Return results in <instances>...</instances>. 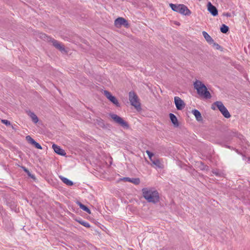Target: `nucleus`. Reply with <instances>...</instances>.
Returning a JSON list of instances; mask_svg holds the SVG:
<instances>
[{
    "label": "nucleus",
    "instance_id": "1",
    "mask_svg": "<svg viewBox=\"0 0 250 250\" xmlns=\"http://www.w3.org/2000/svg\"><path fill=\"white\" fill-rule=\"evenodd\" d=\"M143 197L148 202L156 204L160 200L158 192L154 188H144L142 189Z\"/></svg>",
    "mask_w": 250,
    "mask_h": 250
},
{
    "label": "nucleus",
    "instance_id": "2",
    "mask_svg": "<svg viewBox=\"0 0 250 250\" xmlns=\"http://www.w3.org/2000/svg\"><path fill=\"white\" fill-rule=\"evenodd\" d=\"M194 88L197 90V93L205 99H210V92L208 90L206 85L200 81L196 80L193 83Z\"/></svg>",
    "mask_w": 250,
    "mask_h": 250
},
{
    "label": "nucleus",
    "instance_id": "3",
    "mask_svg": "<svg viewBox=\"0 0 250 250\" xmlns=\"http://www.w3.org/2000/svg\"><path fill=\"white\" fill-rule=\"evenodd\" d=\"M169 6L174 11L178 12L183 15L189 16L191 13L190 10L184 4L170 3Z\"/></svg>",
    "mask_w": 250,
    "mask_h": 250
},
{
    "label": "nucleus",
    "instance_id": "4",
    "mask_svg": "<svg viewBox=\"0 0 250 250\" xmlns=\"http://www.w3.org/2000/svg\"><path fill=\"white\" fill-rule=\"evenodd\" d=\"M213 105H215L217 106L218 109L225 118H229L230 117L231 115L229 112L227 108L224 106L222 102L216 101L212 105V108L213 109H215V108L213 107Z\"/></svg>",
    "mask_w": 250,
    "mask_h": 250
},
{
    "label": "nucleus",
    "instance_id": "5",
    "mask_svg": "<svg viewBox=\"0 0 250 250\" xmlns=\"http://www.w3.org/2000/svg\"><path fill=\"white\" fill-rule=\"evenodd\" d=\"M129 100L131 104L134 106L136 109L140 108V104L138 102V99L137 95L133 92L129 93Z\"/></svg>",
    "mask_w": 250,
    "mask_h": 250
},
{
    "label": "nucleus",
    "instance_id": "6",
    "mask_svg": "<svg viewBox=\"0 0 250 250\" xmlns=\"http://www.w3.org/2000/svg\"><path fill=\"white\" fill-rule=\"evenodd\" d=\"M109 116L113 120V121L117 124L120 125L124 127H128V125L125 121L121 117L118 116L115 114H110Z\"/></svg>",
    "mask_w": 250,
    "mask_h": 250
},
{
    "label": "nucleus",
    "instance_id": "7",
    "mask_svg": "<svg viewBox=\"0 0 250 250\" xmlns=\"http://www.w3.org/2000/svg\"><path fill=\"white\" fill-rule=\"evenodd\" d=\"M114 24L117 27H120L122 25L125 27H128V23L127 21L122 17H119L116 19L114 21Z\"/></svg>",
    "mask_w": 250,
    "mask_h": 250
},
{
    "label": "nucleus",
    "instance_id": "8",
    "mask_svg": "<svg viewBox=\"0 0 250 250\" xmlns=\"http://www.w3.org/2000/svg\"><path fill=\"white\" fill-rule=\"evenodd\" d=\"M104 94L111 102H112L117 106H120V104L118 102V100L115 97L112 96L110 92L105 90L104 91Z\"/></svg>",
    "mask_w": 250,
    "mask_h": 250
},
{
    "label": "nucleus",
    "instance_id": "9",
    "mask_svg": "<svg viewBox=\"0 0 250 250\" xmlns=\"http://www.w3.org/2000/svg\"><path fill=\"white\" fill-rule=\"evenodd\" d=\"M174 102L178 110H182L185 106L184 101L179 97H174Z\"/></svg>",
    "mask_w": 250,
    "mask_h": 250
},
{
    "label": "nucleus",
    "instance_id": "10",
    "mask_svg": "<svg viewBox=\"0 0 250 250\" xmlns=\"http://www.w3.org/2000/svg\"><path fill=\"white\" fill-rule=\"evenodd\" d=\"M208 10L213 16H216L218 15V10L217 8L213 5L210 2L208 3Z\"/></svg>",
    "mask_w": 250,
    "mask_h": 250
},
{
    "label": "nucleus",
    "instance_id": "11",
    "mask_svg": "<svg viewBox=\"0 0 250 250\" xmlns=\"http://www.w3.org/2000/svg\"><path fill=\"white\" fill-rule=\"evenodd\" d=\"M52 148L54 151L58 154L61 156H65L66 155L65 151L63 149L61 148L59 146L55 144H53L52 145Z\"/></svg>",
    "mask_w": 250,
    "mask_h": 250
},
{
    "label": "nucleus",
    "instance_id": "12",
    "mask_svg": "<svg viewBox=\"0 0 250 250\" xmlns=\"http://www.w3.org/2000/svg\"><path fill=\"white\" fill-rule=\"evenodd\" d=\"M52 42L53 43V45L61 52H66L64 47L63 45H62L61 43L57 40L53 39L52 41Z\"/></svg>",
    "mask_w": 250,
    "mask_h": 250
},
{
    "label": "nucleus",
    "instance_id": "13",
    "mask_svg": "<svg viewBox=\"0 0 250 250\" xmlns=\"http://www.w3.org/2000/svg\"><path fill=\"white\" fill-rule=\"evenodd\" d=\"M124 180L125 181L131 182L136 185H139L140 183L139 178H130L129 177H125L124 178Z\"/></svg>",
    "mask_w": 250,
    "mask_h": 250
},
{
    "label": "nucleus",
    "instance_id": "14",
    "mask_svg": "<svg viewBox=\"0 0 250 250\" xmlns=\"http://www.w3.org/2000/svg\"><path fill=\"white\" fill-rule=\"evenodd\" d=\"M203 36L204 38L206 39V41L210 44H211L213 42V40L212 38L209 36L207 32L206 31H203L202 32Z\"/></svg>",
    "mask_w": 250,
    "mask_h": 250
},
{
    "label": "nucleus",
    "instance_id": "15",
    "mask_svg": "<svg viewBox=\"0 0 250 250\" xmlns=\"http://www.w3.org/2000/svg\"><path fill=\"white\" fill-rule=\"evenodd\" d=\"M169 117H170V120H171V122L172 123V124H173V125L175 127H178L179 126V123H178V121L177 119V117L175 116V115H174L172 113H170Z\"/></svg>",
    "mask_w": 250,
    "mask_h": 250
},
{
    "label": "nucleus",
    "instance_id": "16",
    "mask_svg": "<svg viewBox=\"0 0 250 250\" xmlns=\"http://www.w3.org/2000/svg\"><path fill=\"white\" fill-rule=\"evenodd\" d=\"M192 113L195 116L196 120L198 121H201L202 120V117L200 112L197 109H194L192 110Z\"/></svg>",
    "mask_w": 250,
    "mask_h": 250
},
{
    "label": "nucleus",
    "instance_id": "17",
    "mask_svg": "<svg viewBox=\"0 0 250 250\" xmlns=\"http://www.w3.org/2000/svg\"><path fill=\"white\" fill-rule=\"evenodd\" d=\"M28 115L31 118L32 122L36 124L38 122L39 119L38 117L35 115V114L32 112L29 111L28 112Z\"/></svg>",
    "mask_w": 250,
    "mask_h": 250
},
{
    "label": "nucleus",
    "instance_id": "18",
    "mask_svg": "<svg viewBox=\"0 0 250 250\" xmlns=\"http://www.w3.org/2000/svg\"><path fill=\"white\" fill-rule=\"evenodd\" d=\"M150 161L152 162V165L153 166H155L157 167H159V168L162 167V165H161V163L159 159H158L156 158H154L152 159L151 160H150Z\"/></svg>",
    "mask_w": 250,
    "mask_h": 250
},
{
    "label": "nucleus",
    "instance_id": "19",
    "mask_svg": "<svg viewBox=\"0 0 250 250\" xmlns=\"http://www.w3.org/2000/svg\"><path fill=\"white\" fill-rule=\"evenodd\" d=\"M95 124L99 127L102 128H104L105 126L104 120L100 118H98L96 119Z\"/></svg>",
    "mask_w": 250,
    "mask_h": 250
},
{
    "label": "nucleus",
    "instance_id": "20",
    "mask_svg": "<svg viewBox=\"0 0 250 250\" xmlns=\"http://www.w3.org/2000/svg\"><path fill=\"white\" fill-rule=\"evenodd\" d=\"M59 177L60 178L61 180L66 185L69 186H71L73 185V182L69 180L67 178H65L62 176H60Z\"/></svg>",
    "mask_w": 250,
    "mask_h": 250
},
{
    "label": "nucleus",
    "instance_id": "21",
    "mask_svg": "<svg viewBox=\"0 0 250 250\" xmlns=\"http://www.w3.org/2000/svg\"><path fill=\"white\" fill-rule=\"evenodd\" d=\"M78 204L80 208L82 209H83V210L85 211V212H86L87 213H88L89 214L91 213L90 210L87 207H86L85 205H83L81 202H78Z\"/></svg>",
    "mask_w": 250,
    "mask_h": 250
},
{
    "label": "nucleus",
    "instance_id": "22",
    "mask_svg": "<svg viewBox=\"0 0 250 250\" xmlns=\"http://www.w3.org/2000/svg\"><path fill=\"white\" fill-rule=\"evenodd\" d=\"M77 221L86 228H89L90 227V224L87 222L84 221L82 219L77 220Z\"/></svg>",
    "mask_w": 250,
    "mask_h": 250
},
{
    "label": "nucleus",
    "instance_id": "23",
    "mask_svg": "<svg viewBox=\"0 0 250 250\" xmlns=\"http://www.w3.org/2000/svg\"><path fill=\"white\" fill-rule=\"evenodd\" d=\"M229 27L225 24H222L220 30L223 33H226L229 31Z\"/></svg>",
    "mask_w": 250,
    "mask_h": 250
},
{
    "label": "nucleus",
    "instance_id": "24",
    "mask_svg": "<svg viewBox=\"0 0 250 250\" xmlns=\"http://www.w3.org/2000/svg\"><path fill=\"white\" fill-rule=\"evenodd\" d=\"M26 140L32 145H33L35 141L32 139L30 136H27L26 137Z\"/></svg>",
    "mask_w": 250,
    "mask_h": 250
},
{
    "label": "nucleus",
    "instance_id": "25",
    "mask_svg": "<svg viewBox=\"0 0 250 250\" xmlns=\"http://www.w3.org/2000/svg\"><path fill=\"white\" fill-rule=\"evenodd\" d=\"M213 46L217 50H219L221 48V47L220 45H219L218 43L215 42L213 41V42L212 43Z\"/></svg>",
    "mask_w": 250,
    "mask_h": 250
},
{
    "label": "nucleus",
    "instance_id": "26",
    "mask_svg": "<svg viewBox=\"0 0 250 250\" xmlns=\"http://www.w3.org/2000/svg\"><path fill=\"white\" fill-rule=\"evenodd\" d=\"M146 153L148 155V157H149L150 160L153 158V156H154V154H153V153L151 152L149 150H146Z\"/></svg>",
    "mask_w": 250,
    "mask_h": 250
},
{
    "label": "nucleus",
    "instance_id": "27",
    "mask_svg": "<svg viewBox=\"0 0 250 250\" xmlns=\"http://www.w3.org/2000/svg\"><path fill=\"white\" fill-rule=\"evenodd\" d=\"M33 145H34L35 146V147H36L37 148L40 149H42V146L38 143L36 142V141L35 142V143H34V144Z\"/></svg>",
    "mask_w": 250,
    "mask_h": 250
},
{
    "label": "nucleus",
    "instance_id": "28",
    "mask_svg": "<svg viewBox=\"0 0 250 250\" xmlns=\"http://www.w3.org/2000/svg\"><path fill=\"white\" fill-rule=\"evenodd\" d=\"M1 122L7 126L10 125H11L10 121L7 120H2Z\"/></svg>",
    "mask_w": 250,
    "mask_h": 250
},
{
    "label": "nucleus",
    "instance_id": "29",
    "mask_svg": "<svg viewBox=\"0 0 250 250\" xmlns=\"http://www.w3.org/2000/svg\"><path fill=\"white\" fill-rule=\"evenodd\" d=\"M24 170L26 172V173H29V171L26 169V168H24Z\"/></svg>",
    "mask_w": 250,
    "mask_h": 250
},
{
    "label": "nucleus",
    "instance_id": "30",
    "mask_svg": "<svg viewBox=\"0 0 250 250\" xmlns=\"http://www.w3.org/2000/svg\"><path fill=\"white\" fill-rule=\"evenodd\" d=\"M212 172H213V174H215V175H218V172H216V171H212Z\"/></svg>",
    "mask_w": 250,
    "mask_h": 250
},
{
    "label": "nucleus",
    "instance_id": "31",
    "mask_svg": "<svg viewBox=\"0 0 250 250\" xmlns=\"http://www.w3.org/2000/svg\"><path fill=\"white\" fill-rule=\"evenodd\" d=\"M45 36H46V35L45 34H42V36L41 37L43 38L45 37Z\"/></svg>",
    "mask_w": 250,
    "mask_h": 250
},
{
    "label": "nucleus",
    "instance_id": "32",
    "mask_svg": "<svg viewBox=\"0 0 250 250\" xmlns=\"http://www.w3.org/2000/svg\"><path fill=\"white\" fill-rule=\"evenodd\" d=\"M29 176L31 177L32 178L33 177V176H31V174H30L29 175H28Z\"/></svg>",
    "mask_w": 250,
    "mask_h": 250
},
{
    "label": "nucleus",
    "instance_id": "33",
    "mask_svg": "<svg viewBox=\"0 0 250 250\" xmlns=\"http://www.w3.org/2000/svg\"><path fill=\"white\" fill-rule=\"evenodd\" d=\"M28 174V175H29L30 174V173H27Z\"/></svg>",
    "mask_w": 250,
    "mask_h": 250
}]
</instances>
